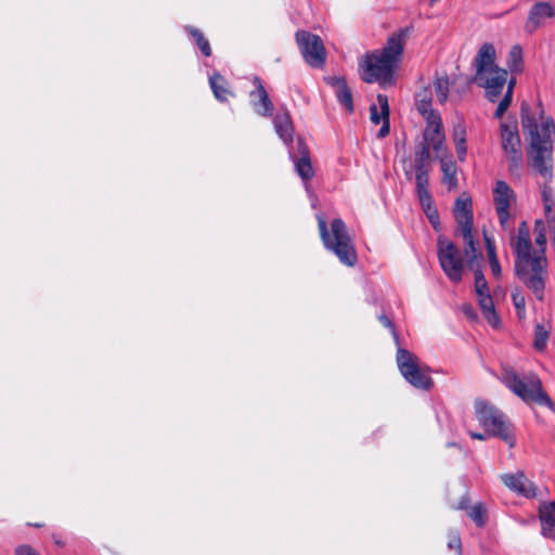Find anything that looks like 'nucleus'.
Here are the masks:
<instances>
[{"label": "nucleus", "mask_w": 555, "mask_h": 555, "mask_svg": "<svg viewBox=\"0 0 555 555\" xmlns=\"http://www.w3.org/2000/svg\"><path fill=\"white\" fill-rule=\"evenodd\" d=\"M534 244L532 246L530 230L522 221L517 234L512 237V247L515 253V273L540 301L544 299L547 276V259L545 255L546 235L544 227L535 224Z\"/></svg>", "instance_id": "nucleus-1"}, {"label": "nucleus", "mask_w": 555, "mask_h": 555, "mask_svg": "<svg viewBox=\"0 0 555 555\" xmlns=\"http://www.w3.org/2000/svg\"><path fill=\"white\" fill-rule=\"evenodd\" d=\"M521 126L529 135L527 151L529 165L534 168L545 180L552 178L553 143L555 141V125L552 118L543 116V109L537 106L533 113L530 106L521 103Z\"/></svg>", "instance_id": "nucleus-2"}, {"label": "nucleus", "mask_w": 555, "mask_h": 555, "mask_svg": "<svg viewBox=\"0 0 555 555\" xmlns=\"http://www.w3.org/2000/svg\"><path fill=\"white\" fill-rule=\"evenodd\" d=\"M405 37V30L393 34L383 49L365 55L363 62L360 63L362 79L365 82H378L382 86L392 82L393 72L403 54Z\"/></svg>", "instance_id": "nucleus-3"}, {"label": "nucleus", "mask_w": 555, "mask_h": 555, "mask_svg": "<svg viewBox=\"0 0 555 555\" xmlns=\"http://www.w3.org/2000/svg\"><path fill=\"white\" fill-rule=\"evenodd\" d=\"M476 74L474 82L486 91L490 102H495L502 93L506 81L507 70L495 65V49L492 43H483L474 60Z\"/></svg>", "instance_id": "nucleus-4"}, {"label": "nucleus", "mask_w": 555, "mask_h": 555, "mask_svg": "<svg viewBox=\"0 0 555 555\" xmlns=\"http://www.w3.org/2000/svg\"><path fill=\"white\" fill-rule=\"evenodd\" d=\"M500 380L526 403L545 405L555 411V403L543 390L542 382L534 373L520 376L512 367H504Z\"/></svg>", "instance_id": "nucleus-5"}, {"label": "nucleus", "mask_w": 555, "mask_h": 555, "mask_svg": "<svg viewBox=\"0 0 555 555\" xmlns=\"http://www.w3.org/2000/svg\"><path fill=\"white\" fill-rule=\"evenodd\" d=\"M318 225L324 247L333 251L341 263L353 267L358 255L345 222L341 219H334L328 231L325 219L319 215Z\"/></svg>", "instance_id": "nucleus-6"}, {"label": "nucleus", "mask_w": 555, "mask_h": 555, "mask_svg": "<svg viewBox=\"0 0 555 555\" xmlns=\"http://www.w3.org/2000/svg\"><path fill=\"white\" fill-rule=\"evenodd\" d=\"M475 411L479 424L487 433L502 439L509 448L515 446L516 438L512 425L503 412L482 400L475 402Z\"/></svg>", "instance_id": "nucleus-7"}, {"label": "nucleus", "mask_w": 555, "mask_h": 555, "mask_svg": "<svg viewBox=\"0 0 555 555\" xmlns=\"http://www.w3.org/2000/svg\"><path fill=\"white\" fill-rule=\"evenodd\" d=\"M397 365L404 379L413 387L429 390L433 385V378L429 375V369L422 365L420 359L406 349L399 348L397 351Z\"/></svg>", "instance_id": "nucleus-8"}, {"label": "nucleus", "mask_w": 555, "mask_h": 555, "mask_svg": "<svg viewBox=\"0 0 555 555\" xmlns=\"http://www.w3.org/2000/svg\"><path fill=\"white\" fill-rule=\"evenodd\" d=\"M500 135L504 156L508 163V169L512 173H515L521 168L524 162L521 140L516 122H501Z\"/></svg>", "instance_id": "nucleus-9"}, {"label": "nucleus", "mask_w": 555, "mask_h": 555, "mask_svg": "<svg viewBox=\"0 0 555 555\" xmlns=\"http://www.w3.org/2000/svg\"><path fill=\"white\" fill-rule=\"evenodd\" d=\"M438 258L447 276L454 283L462 281L464 262L460 249L451 241L438 240Z\"/></svg>", "instance_id": "nucleus-10"}, {"label": "nucleus", "mask_w": 555, "mask_h": 555, "mask_svg": "<svg viewBox=\"0 0 555 555\" xmlns=\"http://www.w3.org/2000/svg\"><path fill=\"white\" fill-rule=\"evenodd\" d=\"M296 41L307 64L315 68L324 65L326 53L323 41L319 36L299 30L296 33Z\"/></svg>", "instance_id": "nucleus-11"}, {"label": "nucleus", "mask_w": 555, "mask_h": 555, "mask_svg": "<svg viewBox=\"0 0 555 555\" xmlns=\"http://www.w3.org/2000/svg\"><path fill=\"white\" fill-rule=\"evenodd\" d=\"M423 144H428V150L431 147L437 157H443L447 153L446 134L440 115H431L426 120Z\"/></svg>", "instance_id": "nucleus-12"}, {"label": "nucleus", "mask_w": 555, "mask_h": 555, "mask_svg": "<svg viewBox=\"0 0 555 555\" xmlns=\"http://www.w3.org/2000/svg\"><path fill=\"white\" fill-rule=\"evenodd\" d=\"M493 199L500 224L504 230H508L509 207L515 201L514 191L505 181H498L493 190Z\"/></svg>", "instance_id": "nucleus-13"}, {"label": "nucleus", "mask_w": 555, "mask_h": 555, "mask_svg": "<svg viewBox=\"0 0 555 555\" xmlns=\"http://www.w3.org/2000/svg\"><path fill=\"white\" fill-rule=\"evenodd\" d=\"M376 100L377 103L370 106V119L374 125L382 122L377 137L383 139L390 132L388 98L385 94H378Z\"/></svg>", "instance_id": "nucleus-14"}, {"label": "nucleus", "mask_w": 555, "mask_h": 555, "mask_svg": "<svg viewBox=\"0 0 555 555\" xmlns=\"http://www.w3.org/2000/svg\"><path fill=\"white\" fill-rule=\"evenodd\" d=\"M255 90L249 93V101L254 111L263 117H269L273 113V103L266 91L259 77L253 78Z\"/></svg>", "instance_id": "nucleus-15"}, {"label": "nucleus", "mask_w": 555, "mask_h": 555, "mask_svg": "<svg viewBox=\"0 0 555 555\" xmlns=\"http://www.w3.org/2000/svg\"><path fill=\"white\" fill-rule=\"evenodd\" d=\"M555 16V7L546 1L537 2L529 11L526 27L532 33L542 26L547 18Z\"/></svg>", "instance_id": "nucleus-16"}, {"label": "nucleus", "mask_w": 555, "mask_h": 555, "mask_svg": "<svg viewBox=\"0 0 555 555\" xmlns=\"http://www.w3.org/2000/svg\"><path fill=\"white\" fill-rule=\"evenodd\" d=\"M501 480L508 489L526 498H532L535 495L534 485L522 472H517L516 474H504L501 476Z\"/></svg>", "instance_id": "nucleus-17"}, {"label": "nucleus", "mask_w": 555, "mask_h": 555, "mask_svg": "<svg viewBox=\"0 0 555 555\" xmlns=\"http://www.w3.org/2000/svg\"><path fill=\"white\" fill-rule=\"evenodd\" d=\"M454 218L456 221L455 230L473 228V203L468 195L462 194L456 198L454 204Z\"/></svg>", "instance_id": "nucleus-18"}, {"label": "nucleus", "mask_w": 555, "mask_h": 555, "mask_svg": "<svg viewBox=\"0 0 555 555\" xmlns=\"http://www.w3.org/2000/svg\"><path fill=\"white\" fill-rule=\"evenodd\" d=\"M299 156L291 153V157L295 164V169L299 177L308 181L314 176V170L310 160L309 151L307 145L301 139L297 141Z\"/></svg>", "instance_id": "nucleus-19"}, {"label": "nucleus", "mask_w": 555, "mask_h": 555, "mask_svg": "<svg viewBox=\"0 0 555 555\" xmlns=\"http://www.w3.org/2000/svg\"><path fill=\"white\" fill-rule=\"evenodd\" d=\"M325 81L335 89L337 101L345 106L348 113H352L354 109L352 93L345 78L340 76H331L326 77Z\"/></svg>", "instance_id": "nucleus-20"}, {"label": "nucleus", "mask_w": 555, "mask_h": 555, "mask_svg": "<svg viewBox=\"0 0 555 555\" xmlns=\"http://www.w3.org/2000/svg\"><path fill=\"white\" fill-rule=\"evenodd\" d=\"M456 234L463 238L464 254L470 267L481 258L479 242L475 240L473 228L455 230Z\"/></svg>", "instance_id": "nucleus-21"}, {"label": "nucleus", "mask_w": 555, "mask_h": 555, "mask_svg": "<svg viewBox=\"0 0 555 555\" xmlns=\"http://www.w3.org/2000/svg\"><path fill=\"white\" fill-rule=\"evenodd\" d=\"M540 520L542 534L548 539H555V501L545 503L540 507Z\"/></svg>", "instance_id": "nucleus-22"}, {"label": "nucleus", "mask_w": 555, "mask_h": 555, "mask_svg": "<svg viewBox=\"0 0 555 555\" xmlns=\"http://www.w3.org/2000/svg\"><path fill=\"white\" fill-rule=\"evenodd\" d=\"M273 124L276 133L286 144L293 141L294 128L288 113L276 114Z\"/></svg>", "instance_id": "nucleus-23"}, {"label": "nucleus", "mask_w": 555, "mask_h": 555, "mask_svg": "<svg viewBox=\"0 0 555 555\" xmlns=\"http://www.w3.org/2000/svg\"><path fill=\"white\" fill-rule=\"evenodd\" d=\"M477 299L485 319L491 326L498 327L500 325V318L495 311L490 293L477 295Z\"/></svg>", "instance_id": "nucleus-24"}, {"label": "nucleus", "mask_w": 555, "mask_h": 555, "mask_svg": "<svg viewBox=\"0 0 555 555\" xmlns=\"http://www.w3.org/2000/svg\"><path fill=\"white\" fill-rule=\"evenodd\" d=\"M416 195L428 220L430 221L433 227L437 229L440 223L439 214L436 206L434 205V199L430 192H421L416 193Z\"/></svg>", "instance_id": "nucleus-25"}, {"label": "nucleus", "mask_w": 555, "mask_h": 555, "mask_svg": "<svg viewBox=\"0 0 555 555\" xmlns=\"http://www.w3.org/2000/svg\"><path fill=\"white\" fill-rule=\"evenodd\" d=\"M466 126L463 121H459L453 126L452 138L455 144V151L460 160H464L466 156Z\"/></svg>", "instance_id": "nucleus-26"}, {"label": "nucleus", "mask_w": 555, "mask_h": 555, "mask_svg": "<svg viewBox=\"0 0 555 555\" xmlns=\"http://www.w3.org/2000/svg\"><path fill=\"white\" fill-rule=\"evenodd\" d=\"M416 108L418 113L428 120L431 115H440L438 112L431 108V91L428 88H425L421 92L416 94Z\"/></svg>", "instance_id": "nucleus-27"}, {"label": "nucleus", "mask_w": 555, "mask_h": 555, "mask_svg": "<svg viewBox=\"0 0 555 555\" xmlns=\"http://www.w3.org/2000/svg\"><path fill=\"white\" fill-rule=\"evenodd\" d=\"M209 83L212 89L215 96L221 101H228L229 96L232 94L231 91L227 87L225 79L220 74H214L209 78Z\"/></svg>", "instance_id": "nucleus-28"}, {"label": "nucleus", "mask_w": 555, "mask_h": 555, "mask_svg": "<svg viewBox=\"0 0 555 555\" xmlns=\"http://www.w3.org/2000/svg\"><path fill=\"white\" fill-rule=\"evenodd\" d=\"M441 171H442V182L448 186L449 190L456 188L457 179H456V165L452 160H444L441 158Z\"/></svg>", "instance_id": "nucleus-29"}, {"label": "nucleus", "mask_w": 555, "mask_h": 555, "mask_svg": "<svg viewBox=\"0 0 555 555\" xmlns=\"http://www.w3.org/2000/svg\"><path fill=\"white\" fill-rule=\"evenodd\" d=\"M506 83H507L506 92H505L503 99L499 102V105L493 115L494 118H496V119H500L503 117L504 113L507 111V108L509 107V105L512 103L516 79L512 78L511 80L506 81Z\"/></svg>", "instance_id": "nucleus-30"}, {"label": "nucleus", "mask_w": 555, "mask_h": 555, "mask_svg": "<svg viewBox=\"0 0 555 555\" xmlns=\"http://www.w3.org/2000/svg\"><path fill=\"white\" fill-rule=\"evenodd\" d=\"M185 30L194 39V41L196 42V44L199 48V50L202 51V53L207 57L210 56L211 55L210 43L207 40V38L204 36V34L199 29L194 28L192 26H186Z\"/></svg>", "instance_id": "nucleus-31"}, {"label": "nucleus", "mask_w": 555, "mask_h": 555, "mask_svg": "<svg viewBox=\"0 0 555 555\" xmlns=\"http://www.w3.org/2000/svg\"><path fill=\"white\" fill-rule=\"evenodd\" d=\"M434 88L439 103L443 104L448 100L450 81L447 75L439 76L434 81Z\"/></svg>", "instance_id": "nucleus-32"}, {"label": "nucleus", "mask_w": 555, "mask_h": 555, "mask_svg": "<svg viewBox=\"0 0 555 555\" xmlns=\"http://www.w3.org/2000/svg\"><path fill=\"white\" fill-rule=\"evenodd\" d=\"M429 157H430V154L428 151V144H422L420 146V149L415 152V159H414L415 172L428 170L427 164H428Z\"/></svg>", "instance_id": "nucleus-33"}, {"label": "nucleus", "mask_w": 555, "mask_h": 555, "mask_svg": "<svg viewBox=\"0 0 555 555\" xmlns=\"http://www.w3.org/2000/svg\"><path fill=\"white\" fill-rule=\"evenodd\" d=\"M508 67L511 72L517 73L521 70L522 66V50L520 46H514L508 53Z\"/></svg>", "instance_id": "nucleus-34"}, {"label": "nucleus", "mask_w": 555, "mask_h": 555, "mask_svg": "<svg viewBox=\"0 0 555 555\" xmlns=\"http://www.w3.org/2000/svg\"><path fill=\"white\" fill-rule=\"evenodd\" d=\"M512 300L516 309L517 315L520 320L526 318V299L519 288H515L512 292Z\"/></svg>", "instance_id": "nucleus-35"}, {"label": "nucleus", "mask_w": 555, "mask_h": 555, "mask_svg": "<svg viewBox=\"0 0 555 555\" xmlns=\"http://www.w3.org/2000/svg\"><path fill=\"white\" fill-rule=\"evenodd\" d=\"M468 516L478 527H483L486 525V508L482 504L479 503L474 505L469 511Z\"/></svg>", "instance_id": "nucleus-36"}, {"label": "nucleus", "mask_w": 555, "mask_h": 555, "mask_svg": "<svg viewBox=\"0 0 555 555\" xmlns=\"http://www.w3.org/2000/svg\"><path fill=\"white\" fill-rule=\"evenodd\" d=\"M548 339V332L543 325L537 324L534 330V348L537 350H543Z\"/></svg>", "instance_id": "nucleus-37"}, {"label": "nucleus", "mask_w": 555, "mask_h": 555, "mask_svg": "<svg viewBox=\"0 0 555 555\" xmlns=\"http://www.w3.org/2000/svg\"><path fill=\"white\" fill-rule=\"evenodd\" d=\"M415 180H416V193L429 191L428 190V185H429L428 170L416 171Z\"/></svg>", "instance_id": "nucleus-38"}, {"label": "nucleus", "mask_w": 555, "mask_h": 555, "mask_svg": "<svg viewBox=\"0 0 555 555\" xmlns=\"http://www.w3.org/2000/svg\"><path fill=\"white\" fill-rule=\"evenodd\" d=\"M475 293L476 296L490 293L485 275L480 270L475 271Z\"/></svg>", "instance_id": "nucleus-39"}, {"label": "nucleus", "mask_w": 555, "mask_h": 555, "mask_svg": "<svg viewBox=\"0 0 555 555\" xmlns=\"http://www.w3.org/2000/svg\"><path fill=\"white\" fill-rule=\"evenodd\" d=\"M491 273L494 278H501L502 270L496 255L488 256Z\"/></svg>", "instance_id": "nucleus-40"}, {"label": "nucleus", "mask_w": 555, "mask_h": 555, "mask_svg": "<svg viewBox=\"0 0 555 555\" xmlns=\"http://www.w3.org/2000/svg\"><path fill=\"white\" fill-rule=\"evenodd\" d=\"M448 547L450 550L455 551L457 553V555L462 554V543H461V539H460L459 534H456V533L450 534Z\"/></svg>", "instance_id": "nucleus-41"}, {"label": "nucleus", "mask_w": 555, "mask_h": 555, "mask_svg": "<svg viewBox=\"0 0 555 555\" xmlns=\"http://www.w3.org/2000/svg\"><path fill=\"white\" fill-rule=\"evenodd\" d=\"M542 198H543V203H544V207L547 211L551 210V204L553 202V193H552V189L547 185H544L543 186V190H542Z\"/></svg>", "instance_id": "nucleus-42"}, {"label": "nucleus", "mask_w": 555, "mask_h": 555, "mask_svg": "<svg viewBox=\"0 0 555 555\" xmlns=\"http://www.w3.org/2000/svg\"><path fill=\"white\" fill-rule=\"evenodd\" d=\"M15 555H40L38 552H36L31 546L29 545H20L15 550Z\"/></svg>", "instance_id": "nucleus-43"}, {"label": "nucleus", "mask_w": 555, "mask_h": 555, "mask_svg": "<svg viewBox=\"0 0 555 555\" xmlns=\"http://www.w3.org/2000/svg\"><path fill=\"white\" fill-rule=\"evenodd\" d=\"M485 243H486L488 256L496 255L494 241L492 237H490L486 233H485Z\"/></svg>", "instance_id": "nucleus-44"}, {"label": "nucleus", "mask_w": 555, "mask_h": 555, "mask_svg": "<svg viewBox=\"0 0 555 555\" xmlns=\"http://www.w3.org/2000/svg\"><path fill=\"white\" fill-rule=\"evenodd\" d=\"M379 321L382 322V324L385 326V327H388L391 330V333L395 337V339L398 341V335H397V332L395 330V326L392 324V322L389 320V318H387L386 315H380L379 317Z\"/></svg>", "instance_id": "nucleus-45"}, {"label": "nucleus", "mask_w": 555, "mask_h": 555, "mask_svg": "<svg viewBox=\"0 0 555 555\" xmlns=\"http://www.w3.org/2000/svg\"><path fill=\"white\" fill-rule=\"evenodd\" d=\"M463 312L470 319H474L476 317V313L474 311V308L470 305H464L462 307Z\"/></svg>", "instance_id": "nucleus-46"}, {"label": "nucleus", "mask_w": 555, "mask_h": 555, "mask_svg": "<svg viewBox=\"0 0 555 555\" xmlns=\"http://www.w3.org/2000/svg\"><path fill=\"white\" fill-rule=\"evenodd\" d=\"M470 437L473 439H478V440H485L486 439V435L485 434H480V433H469Z\"/></svg>", "instance_id": "nucleus-47"}, {"label": "nucleus", "mask_w": 555, "mask_h": 555, "mask_svg": "<svg viewBox=\"0 0 555 555\" xmlns=\"http://www.w3.org/2000/svg\"><path fill=\"white\" fill-rule=\"evenodd\" d=\"M52 539H53V541H54V543L56 545H59V546H63L64 545V543L57 538V535L53 534Z\"/></svg>", "instance_id": "nucleus-48"}, {"label": "nucleus", "mask_w": 555, "mask_h": 555, "mask_svg": "<svg viewBox=\"0 0 555 555\" xmlns=\"http://www.w3.org/2000/svg\"><path fill=\"white\" fill-rule=\"evenodd\" d=\"M405 175H406V178L410 180L411 179V171L410 170H405Z\"/></svg>", "instance_id": "nucleus-49"}, {"label": "nucleus", "mask_w": 555, "mask_h": 555, "mask_svg": "<svg viewBox=\"0 0 555 555\" xmlns=\"http://www.w3.org/2000/svg\"><path fill=\"white\" fill-rule=\"evenodd\" d=\"M31 526L40 528L42 525L41 524H31Z\"/></svg>", "instance_id": "nucleus-50"}]
</instances>
